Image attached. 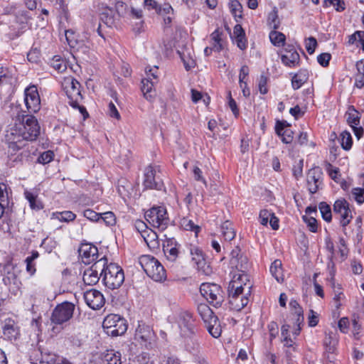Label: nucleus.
<instances>
[{
	"mask_svg": "<svg viewBox=\"0 0 364 364\" xmlns=\"http://www.w3.org/2000/svg\"><path fill=\"white\" fill-rule=\"evenodd\" d=\"M240 259L241 260V264H236L235 267L238 269V272L235 274L231 282H237L239 285L245 287V284H249V276L245 272V269L246 267L244 266L243 262L247 264L246 257H240Z\"/></svg>",
	"mask_w": 364,
	"mask_h": 364,
	"instance_id": "obj_25",
	"label": "nucleus"
},
{
	"mask_svg": "<svg viewBox=\"0 0 364 364\" xmlns=\"http://www.w3.org/2000/svg\"><path fill=\"white\" fill-rule=\"evenodd\" d=\"M289 306L293 311V314L296 316V323L301 324L304 321L303 310L296 300H291Z\"/></svg>",
	"mask_w": 364,
	"mask_h": 364,
	"instance_id": "obj_43",
	"label": "nucleus"
},
{
	"mask_svg": "<svg viewBox=\"0 0 364 364\" xmlns=\"http://www.w3.org/2000/svg\"><path fill=\"white\" fill-rule=\"evenodd\" d=\"M190 251L192 256V261L196 265L198 269L208 274V269L209 267L207 265V262L205 261V256L202 250L198 247L193 246L191 247Z\"/></svg>",
	"mask_w": 364,
	"mask_h": 364,
	"instance_id": "obj_24",
	"label": "nucleus"
},
{
	"mask_svg": "<svg viewBox=\"0 0 364 364\" xmlns=\"http://www.w3.org/2000/svg\"><path fill=\"white\" fill-rule=\"evenodd\" d=\"M352 195L359 205L364 203V189L355 188L352 190Z\"/></svg>",
	"mask_w": 364,
	"mask_h": 364,
	"instance_id": "obj_51",
	"label": "nucleus"
},
{
	"mask_svg": "<svg viewBox=\"0 0 364 364\" xmlns=\"http://www.w3.org/2000/svg\"><path fill=\"white\" fill-rule=\"evenodd\" d=\"M173 327H176L181 337L190 339L193 343L192 349L198 350L199 343L194 337L196 332V321L192 314L187 311H179L171 318Z\"/></svg>",
	"mask_w": 364,
	"mask_h": 364,
	"instance_id": "obj_2",
	"label": "nucleus"
},
{
	"mask_svg": "<svg viewBox=\"0 0 364 364\" xmlns=\"http://www.w3.org/2000/svg\"><path fill=\"white\" fill-rule=\"evenodd\" d=\"M145 218L151 225L161 231L167 228L169 223L166 210L164 207H154L149 209L145 213Z\"/></svg>",
	"mask_w": 364,
	"mask_h": 364,
	"instance_id": "obj_10",
	"label": "nucleus"
},
{
	"mask_svg": "<svg viewBox=\"0 0 364 364\" xmlns=\"http://www.w3.org/2000/svg\"><path fill=\"white\" fill-rule=\"evenodd\" d=\"M267 328H268V331L269 333L270 341H272L278 335V332H279L278 325L276 322L272 321L268 324Z\"/></svg>",
	"mask_w": 364,
	"mask_h": 364,
	"instance_id": "obj_56",
	"label": "nucleus"
},
{
	"mask_svg": "<svg viewBox=\"0 0 364 364\" xmlns=\"http://www.w3.org/2000/svg\"><path fill=\"white\" fill-rule=\"evenodd\" d=\"M331 58V56L329 53H324L320 54L317 57V60L321 65H322L323 67H326L328 65Z\"/></svg>",
	"mask_w": 364,
	"mask_h": 364,
	"instance_id": "obj_58",
	"label": "nucleus"
},
{
	"mask_svg": "<svg viewBox=\"0 0 364 364\" xmlns=\"http://www.w3.org/2000/svg\"><path fill=\"white\" fill-rule=\"evenodd\" d=\"M193 177L195 180L201 181L205 186H207V182L202 176V171L197 166L193 169Z\"/></svg>",
	"mask_w": 364,
	"mask_h": 364,
	"instance_id": "obj_63",
	"label": "nucleus"
},
{
	"mask_svg": "<svg viewBox=\"0 0 364 364\" xmlns=\"http://www.w3.org/2000/svg\"><path fill=\"white\" fill-rule=\"evenodd\" d=\"M338 140L342 149H343L344 150L348 151L351 149L353 144V139L349 132H342L340 134Z\"/></svg>",
	"mask_w": 364,
	"mask_h": 364,
	"instance_id": "obj_38",
	"label": "nucleus"
},
{
	"mask_svg": "<svg viewBox=\"0 0 364 364\" xmlns=\"http://www.w3.org/2000/svg\"><path fill=\"white\" fill-rule=\"evenodd\" d=\"M75 305L68 301L58 304L53 309L51 315V322L56 325H62L68 322L73 316Z\"/></svg>",
	"mask_w": 364,
	"mask_h": 364,
	"instance_id": "obj_11",
	"label": "nucleus"
},
{
	"mask_svg": "<svg viewBox=\"0 0 364 364\" xmlns=\"http://www.w3.org/2000/svg\"><path fill=\"white\" fill-rule=\"evenodd\" d=\"M267 81L268 78L264 75H261L259 79L258 87L259 91L262 95H265L268 92L267 88Z\"/></svg>",
	"mask_w": 364,
	"mask_h": 364,
	"instance_id": "obj_53",
	"label": "nucleus"
},
{
	"mask_svg": "<svg viewBox=\"0 0 364 364\" xmlns=\"http://www.w3.org/2000/svg\"><path fill=\"white\" fill-rule=\"evenodd\" d=\"M53 67L58 72H63L66 69L65 63L60 59L53 60Z\"/></svg>",
	"mask_w": 364,
	"mask_h": 364,
	"instance_id": "obj_64",
	"label": "nucleus"
},
{
	"mask_svg": "<svg viewBox=\"0 0 364 364\" xmlns=\"http://www.w3.org/2000/svg\"><path fill=\"white\" fill-rule=\"evenodd\" d=\"M321 175L322 173L318 167L309 171L306 181L308 190L311 193H315L318 191L319 186L321 184Z\"/></svg>",
	"mask_w": 364,
	"mask_h": 364,
	"instance_id": "obj_21",
	"label": "nucleus"
},
{
	"mask_svg": "<svg viewBox=\"0 0 364 364\" xmlns=\"http://www.w3.org/2000/svg\"><path fill=\"white\" fill-rule=\"evenodd\" d=\"M144 186L149 189H161L163 183L159 176H156V168L149 166L144 171Z\"/></svg>",
	"mask_w": 364,
	"mask_h": 364,
	"instance_id": "obj_16",
	"label": "nucleus"
},
{
	"mask_svg": "<svg viewBox=\"0 0 364 364\" xmlns=\"http://www.w3.org/2000/svg\"><path fill=\"white\" fill-rule=\"evenodd\" d=\"M180 247L173 238L166 240L163 246V251L167 260L173 262L177 259Z\"/></svg>",
	"mask_w": 364,
	"mask_h": 364,
	"instance_id": "obj_23",
	"label": "nucleus"
},
{
	"mask_svg": "<svg viewBox=\"0 0 364 364\" xmlns=\"http://www.w3.org/2000/svg\"><path fill=\"white\" fill-rule=\"evenodd\" d=\"M145 73V78L151 80L154 83H158L159 80V72L157 66L149 68V69L146 68Z\"/></svg>",
	"mask_w": 364,
	"mask_h": 364,
	"instance_id": "obj_44",
	"label": "nucleus"
},
{
	"mask_svg": "<svg viewBox=\"0 0 364 364\" xmlns=\"http://www.w3.org/2000/svg\"><path fill=\"white\" fill-rule=\"evenodd\" d=\"M63 86L69 99L68 104L74 109H77L83 118L86 119L89 114L86 108L80 105L82 97L79 82L72 77H68L64 79Z\"/></svg>",
	"mask_w": 364,
	"mask_h": 364,
	"instance_id": "obj_3",
	"label": "nucleus"
},
{
	"mask_svg": "<svg viewBox=\"0 0 364 364\" xmlns=\"http://www.w3.org/2000/svg\"><path fill=\"white\" fill-rule=\"evenodd\" d=\"M76 215L72 211L65 210L62 212H54L52 213L51 219L58 220L60 222L68 223L73 221Z\"/></svg>",
	"mask_w": 364,
	"mask_h": 364,
	"instance_id": "obj_34",
	"label": "nucleus"
},
{
	"mask_svg": "<svg viewBox=\"0 0 364 364\" xmlns=\"http://www.w3.org/2000/svg\"><path fill=\"white\" fill-rule=\"evenodd\" d=\"M338 326L339 330L342 333H346L348 332V328H349L348 318L346 317L341 318L338 321Z\"/></svg>",
	"mask_w": 364,
	"mask_h": 364,
	"instance_id": "obj_60",
	"label": "nucleus"
},
{
	"mask_svg": "<svg viewBox=\"0 0 364 364\" xmlns=\"http://www.w3.org/2000/svg\"><path fill=\"white\" fill-rule=\"evenodd\" d=\"M198 313L209 333L214 338H218L221 335L222 330L218 319L212 309L206 304H200L198 306Z\"/></svg>",
	"mask_w": 364,
	"mask_h": 364,
	"instance_id": "obj_7",
	"label": "nucleus"
},
{
	"mask_svg": "<svg viewBox=\"0 0 364 364\" xmlns=\"http://www.w3.org/2000/svg\"><path fill=\"white\" fill-rule=\"evenodd\" d=\"M223 36V31L220 29H215L210 34V45L213 46V48L215 52H220L224 48V41L222 38Z\"/></svg>",
	"mask_w": 364,
	"mask_h": 364,
	"instance_id": "obj_27",
	"label": "nucleus"
},
{
	"mask_svg": "<svg viewBox=\"0 0 364 364\" xmlns=\"http://www.w3.org/2000/svg\"><path fill=\"white\" fill-rule=\"evenodd\" d=\"M101 21L108 27H112L115 25L117 18L114 14L113 10L109 7H106L101 14Z\"/></svg>",
	"mask_w": 364,
	"mask_h": 364,
	"instance_id": "obj_33",
	"label": "nucleus"
},
{
	"mask_svg": "<svg viewBox=\"0 0 364 364\" xmlns=\"http://www.w3.org/2000/svg\"><path fill=\"white\" fill-rule=\"evenodd\" d=\"M233 41L237 44V47L241 50L247 48V39L245 36L232 38Z\"/></svg>",
	"mask_w": 364,
	"mask_h": 364,
	"instance_id": "obj_62",
	"label": "nucleus"
},
{
	"mask_svg": "<svg viewBox=\"0 0 364 364\" xmlns=\"http://www.w3.org/2000/svg\"><path fill=\"white\" fill-rule=\"evenodd\" d=\"M24 196L31 209L40 210L43 208V203L38 199V191L36 189L24 191Z\"/></svg>",
	"mask_w": 364,
	"mask_h": 364,
	"instance_id": "obj_26",
	"label": "nucleus"
},
{
	"mask_svg": "<svg viewBox=\"0 0 364 364\" xmlns=\"http://www.w3.org/2000/svg\"><path fill=\"white\" fill-rule=\"evenodd\" d=\"M333 213L340 220L342 227L348 225L352 218V213L349 208V203L343 198L338 199L333 205Z\"/></svg>",
	"mask_w": 364,
	"mask_h": 364,
	"instance_id": "obj_14",
	"label": "nucleus"
},
{
	"mask_svg": "<svg viewBox=\"0 0 364 364\" xmlns=\"http://www.w3.org/2000/svg\"><path fill=\"white\" fill-rule=\"evenodd\" d=\"M338 342V338L336 333L333 332L326 333L323 340V344L325 346L326 350H335Z\"/></svg>",
	"mask_w": 364,
	"mask_h": 364,
	"instance_id": "obj_36",
	"label": "nucleus"
},
{
	"mask_svg": "<svg viewBox=\"0 0 364 364\" xmlns=\"http://www.w3.org/2000/svg\"><path fill=\"white\" fill-rule=\"evenodd\" d=\"M181 227L184 229L185 230H189L192 231L195 233V235L197 236L198 232L200 230V228L199 225L195 224V223L188 218H183L181 220L180 222Z\"/></svg>",
	"mask_w": 364,
	"mask_h": 364,
	"instance_id": "obj_41",
	"label": "nucleus"
},
{
	"mask_svg": "<svg viewBox=\"0 0 364 364\" xmlns=\"http://www.w3.org/2000/svg\"><path fill=\"white\" fill-rule=\"evenodd\" d=\"M107 264L106 257H102L97 260L90 268L85 270L83 273V282L87 285H94L97 284L100 277H102L105 266Z\"/></svg>",
	"mask_w": 364,
	"mask_h": 364,
	"instance_id": "obj_12",
	"label": "nucleus"
},
{
	"mask_svg": "<svg viewBox=\"0 0 364 364\" xmlns=\"http://www.w3.org/2000/svg\"><path fill=\"white\" fill-rule=\"evenodd\" d=\"M115 10L119 16H128L129 9L123 1H117L115 3Z\"/></svg>",
	"mask_w": 364,
	"mask_h": 364,
	"instance_id": "obj_46",
	"label": "nucleus"
},
{
	"mask_svg": "<svg viewBox=\"0 0 364 364\" xmlns=\"http://www.w3.org/2000/svg\"><path fill=\"white\" fill-rule=\"evenodd\" d=\"M346 296L341 291V287L338 285L333 287V304L336 309H338L344 303Z\"/></svg>",
	"mask_w": 364,
	"mask_h": 364,
	"instance_id": "obj_40",
	"label": "nucleus"
},
{
	"mask_svg": "<svg viewBox=\"0 0 364 364\" xmlns=\"http://www.w3.org/2000/svg\"><path fill=\"white\" fill-rule=\"evenodd\" d=\"M3 337L5 340L11 342L20 337V328L18 323L11 318H6L1 326Z\"/></svg>",
	"mask_w": 364,
	"mask_h": 364,
	"instance_id": "obj_15",
	"label": "nucleus"
},
{
	"mask_svg": "<svg viewBox=\"0 0 364 364\" xmlns=\"http://www.w3.org/2000/svg\"><path fill=\"white\" fill-rule=\"evenodd\" d=\"M302 219L311 232H316L317 231V221L314 216L304 215L302 216Z\"/></svg>",
	"mask_w": 364,
	"mask_h": 364,
	"instance_id": "obj_48",
	"label": "nucleus"
},
{
	"mask_svg": "<svg viewBox=\"0 0 364 364\" xmlns=\"http://www.w3.org/2000/svg\"><path fill=\"white\" fill-rule=\"evenodd\" d=\"M1 272L4 274L3 280L6 284H10L12 281L16 279V274L13 264H6L3 267Z\"/></svg>",
	"mask_w": 364,
	"mask_h": 364,
	"instance_id": "obj_35",
	"label": "nucleus"
},
{
	"mask_svg": "<svg viewBox=\"0 0 364 364\" xmlns=\"http://www.w3.org/2000/svg\"><path fill=\"white\" fill-rule=\"evenodd\" d=\"M40 134V126L33 115H26L22 120L16 119L6 130V140L9 148L14 150L21 149L23 141H35Z\"/></svg>",
	"mask_w": 364,
	"mask_h": 364,
	"instance_id": "obj_1",
	"label": "nucleus"
},
{
	"mask_svg": "<svg viewBox=\"0 0 364 364\" xmlns=\"http://www.w3.org/2000/svg\"><path fill=\"white\" fill-rule=\"evenodd\" d=\"M54 156V154L51 151H44L41 154L38 159V161L40 164H46L50 162Z\"/></svg>",
	"mask_w": 364,
	"mask_h": 364,
	"instance_id": "obj_52",
	"label": "nucleus"
},
{
	"mask_svg": "<svg viewBox=\"0 0 364 364\" xmlns=\"http://www.w3.org/2000/svg\"><path fill=\"white\" fill-rule=\"evenodd\" d=\"M267 21L269 26L273 28L274 30L279 28V21L278 19V14L276 10H273L269 14Z\"/></svg>",
	"mask_w": 364,
	"mask_h": 364,
	"instance_id": "obj_50",
	"label": "nucleus"
},
{
	"mask_svg": "<svg viewBox=\"0 0 364 364\" xmlns=\"http://www.w3.org/2000/svg\"><path fill=\"white\" fill-rule=\"evenodd\" d=\"M154 332L151 328L143 323L142 321L139 322L138 326L135 331L134 338L141 344H144L146 346L147 343H150V341L154 338Z\"/></svg>",
	"mask_w": 364,
	"mask_h": 364,
	"instance_id": "obj_20",
	"label": "nucleus"
},
{
	"mask_svg": "<svg viewBox=\"0 0 364 364\" xmlns=\"http://www.w3.org/2000/svg\"><path fill=\"white\" fill-rule=\"evenodd\" d=\"M83 216L90 221H98L100 219V214L91 209H86L83 211Z\"/></svg>",
	"mask_w": 364,
	"mask_h": 364,
	"instance_id": "obj_57",
	"label": "nucleus"
},
{
	"mask_svg": "<svg viewBox=\"0 0 364 364\" xmlns=\"http://www.w3.org/2000/svg\"><path fill=\"white\" fill-rule=\"evenodd\" d=\"M347 122L351 127L358 126L360 124V114L354 108L353 106H350L346 112Z\"/></svg>",
	"mask_w": 364,
	"mask_h": 364,
	"instance_id": "obj_39",
	"label": "nucleus"
},
{
	"mask_svg": "<svg viewBox=\"0 0 364 364\" xmlns=\"http://www.w3.org/2000/svg\"><path fill=\"white\" fill-rule=\"evenodd\" d=\"M319 210L323 219L326 222H331L332 219V213L331 207L325 202L319 204Z\"/></svg>",
	"mask_w": 364,
	"mask_h": 364,
	"instance_id": "obj_45",
	"label": "nucleus"
},
{
	"mask_svg": "<svg viewBox=\"0 0 364 364\" xmlns=\"http://www.w3.org/2000/svg\"><path fill=\"white\" fill-rule=\"evenodd\" d=\"M141 237L150 249H156L159 247V242L158 240V235L156 232L151 229L146 230Z\"/></svg>",
	"mask_w": 364,
	"mask_h": 364,
	"instance_id": "obj_30",
	"label": "nucleus"
},
{
	"mask_svg": "<svg viewBox=\"0 0 364 364\" xmlns=\"http://www.w3.org/2000/svg\"><path fill=\"white\" fill-rule=\"evenodd\" d=\"M270 216H272V212L266 209L262 210L259 215L260 223L262 225H267L268 224Z\"/></svg>",
	"mask_w": 364,
	"mask_h": 364,
	"instance_id": "obj_55",
	"label": "nucleus"
},
{
	"mask_svg": "<svg viewBox=\"0 0 364 364\" xmlns=\"http://www.w3.org/2000/svg\"><path fill=\"white\" fill-rule=\"evenodd\" d=\"M252 284H245V287L239 285L237 282H230L228 286V294L230 304L236 310H241L249 302Z\"/></svg>",
	"mask_w": 364,
	"mask_h": 364,
	"instance_id": "obj_4",
	"label": "nucleus"
},
{
	"mask_svg": "<svg viewBox=\"0 0 364 364\" xmlns=\"http://www.w3.org/2000/svg\"><path fill=\"white\" fill-rule=\"evenodd\" d=\"M79 255L82 262L85 264H89L97 260L98 249L90 243H83L79 248Z\"/></svg>",
	"mask_w": 364,
	"mask_h": 364,
	"instance_id": "obj_17",
	"label": "nucleus"
},
{
	"mask_svg": "<svg viewBox=\"0 0 364 364\" xmlns=\"http://www.w3.org/2000/svg\"><path fill=\"white\" fill-rule=\"evenodd\" d=\"M103 362L107 364H122L121 353L114 350H107L103 356Z\"/></svg>",
	"mask_w": 364,
	"mask_h": 364,
	"instance_id": "obj_37",
	"label": "nucleus"
},
{
	"mask_svg": "<svg viewBox=\"0 0 364 364\" xmlns=\"http://www.w3.org/2000/svg\"><path fill=\"white\" fill-rule=\"evenodd\" d=\"M281 60L286 66L294 68L299 65L300 57L293 46L287 45L282 54Z\"/></svg>",
	"mask_w": 364,
	"mask_h": 364,
	"instance_id": "obj_19",
	"label": "nucleus"
},
{
	"mask_svg": "<svg viewBox=\"0 0 364 364\" xmlns=\"http://www.w3.org/2000/svg\"><path fill=\"white\" fill-rule=\"evenodd\" d=\"M124 281L123 269L115 263H109L105 266L102 274L104 284L110 289H118Z\"/></svg>",
	"mask_w": 364,
	"mask_h": 364,
	"instance_id": "obj_6",
	"label": "nucleus"
},
{
	"mask_svg": "<svg viewBox=\"0 0 364 364\" xmlns=\"http://www.w3.org/2000/svg\"><path fill=\"white\" fill-rule=\"evenodd\" d=\"M24 103L30 113H36L41 109V98L34 85H31L24 90Z\"/></svg>",
	"mask_w": 364,
	"mask_h": 364,
	"instance_id": "obj_13",
	"label": "nucleus"
},
{
	"mask_svg": "<svg viewBox=\"0 0 364 364\" xmlns=\"http://www.w3.org/2000/svg\"><path fill=\"white\" fill-rule=\"evenodd\" d=\"M282 343L284 347L286 348L285 352L287 353V355L289 357L291 355V353L294 352L296 350L295 343L289 337H285L284 338H283Z\"/></svg>",
	"mask_w": 364,
	"mask_h": 364,
	"instance_id": "obj_47",
	"label": "nucleus"
},
{
	"mask_svg": "<svg viewBox=\"0 0 364 364\" xmlns=\"http://www.w3.org/2000/svg\"><path fill=\"white\" fill-rule=\"evenodd\" d=\"M309 73L306 70H301L294 74L291 78V86L294 90H298L308 80Z\"/></svg>",
	"mask_w": 364,
	"mask_h": 364,
	"instance_id": "obj_29",
	"label": "nucleus"
},
{
	"mask_svg": "<svg viewBox=\"0 0 364 364\" xmlns=\"http://www.w3.org/2000/svg\"><path fill=\"white\" fill-rule=\"evenodd\" d=\"M230 9L232 13L235 16H241L242 6L237 0H233L230 3Z\"/></svg>",
	"mask_w": 364,
	"mask_h": 364,
	"instance_id": "obj_59",
	"label": "nucleus"
},
{
	"mask_svg": "<svg viewBox=\"0 0 364 364\" xmlns=\"http://www.w3.org/2000/svg\"><path fill=\"white\" fill-rule=\"evenodd\" d=\"M317 45L316 40L314 37H310L307 40L306 48L309 54L314 53Z\"/></svg>",
	"mask_w": 364,
	"mask_h": 364,
	"instance_id": "obj_61",
	"label": "nucleus"
},
{
	"mask_svg": "<svg viewBox=\"0 0 364 364\" xmlns=\"http://www.w3.org/2000/svg\"><path fill=\"white\" fill-rule=\"evenodd\" d=\"M221 234L226 241H231L235 237L236 231L230 221L226 220L222 224Z\"/></svg>",
	"mask_w": 364,
	"mask_h": 364,
	"instance_id": "obj_31",
	"label": "nucleus"
},
{
	"mask_svg": "<svg viewBox=\"0 0 364 364\" xmlns=\"http://www.w3.org/2000/svg\"><path fill=\"white\" fill-rule=\"evenodd\" d=\"M201 295L213 306H220L224 301L221 287L214 283H203L200 287Z\"/></svg>",
	"mask_w": 364,
	"mask_h": 364,
	"instance_id": "obj_9",
	"label": "nucleus"
},
{
	"mask_svg": "<svg viewBox=\"0 0 364 364\" xmlns=\"http://www.w3.org/2000/svg\"><path fill=\"white\" fill-rule=\"evenodd\" d=\"M157 83H154L151 80L144 78L141 80V91L145 98L151 101L156 96L155 85Z\"/></svg>",
	"mask_w": 364,
	"mask_h": 364,
	"instance_id": "obj_28",
	"label": "nucleus"
},
{
	"mask_svg": "<svg viewBox=\"0 0 364 364\" xmlns=\"http://www.w3.org/2000/svg\"><path fill=\"white\" fill-rule=\"evenodd\" d=\"M84 299L87 306L95 310L100 309L105 304L102 294L96 289H90L85 292Z\"/></svg>",
	"mask_w": 364,
	"mask_h": 364,
	"instance_id": "obj_18",
	"label": "nucleus"
},
{
	"mask_svg": "<svg viewBox=\"0 0 364 364\" xmlns=\"http://www.w3.org/2000/svg\"><path fill=\"white\" fill-rule=\"evenodd\" d=\"M282 265V264L281 260L276 259L272 263L269 269L271 274L278 282H282L284 281V274Z\"/></svg>",
	"mask_w": 364,
	"mask_h": 364,
	"instance_id": "obj_32",
	"label": "nucleus"
},
{
	"mask_svg": "<svg viewBox=\"0 0 364 364\" xmlns=\"http://www.w3.org/2000/svg\"><path fill=\"white\" fill-rule=\"evenodd\" d=\"M139 263L146 274L156 282H163L166 279V272L164 266L154 257L149 255H141Z\"/></svg>",
	"mask_w": 364,
	"mask_h": 364,
	"instance_id": "obj_5",
	"label": "nucleus"
},
{
	"mask_svg": "<svg viewBox=\"0 0 364 364\" xmlns=\"http://www.w3.org/2000/svg\"><path fill=\"white\" fill-rule=\"evenodd\" d=\"M269 39L271 43L277 47L283 46L286 40L285 35L277 31H272L269 33Z\"/></svg>",
	"mask_w": 364,
	"mask_h": 364,
	"instance_id": "obj_42",
	"label": "nucleus"
},
{
	"mask_svg": "<svg viewBox=\"0 0 364 364\" xmlns=\"http://www.w3.org/2000/svg\"><path fill=\"white\" fill-rule=\"evenodd\" d=\"M249 74V68L247 65H243L240 68V75H239V82L240 87H242V85H245V87H247V82L245 81L246 77Z\"/></svg>",
	"mask_w": 364,
	"mask_h": 364,
	"instance_id": "obj_54",
	"label": "nucleus"
},
{
	"mask_svg": "<svg viewBox=\"0 0 364 364\" xmlns=\"http://www.w3.org/2000/svg\"><path fill=\"white\" fill-rule=\"evenodd\" d=\"M102 327L108 336H118L127 331V323L124 318L118 314H111L104 318Z\"/></svg>",
	"mask_w": 364,
	"mask_h": 364,
	"instance_id": "obj_8",
	"label": "nucleus"
},
{
	"mask_svg": "<svg viewBox=\"0 0 364 364\" xmlns=\"http://www.w3.org/2000/svg\"><path fill=\"white\" fill-rule=\"evenodd\" d=\"M100 219L108 226H112L116 223V217L110 211L100 214Z\"/></svg>",
	"mask_w": 364,
	"mask_h": 364,
	"instance_id": "obj_49",
	"label": "nucleus"
},
{
	"mask_svg": "<svg viewBox=\"0 0 364 364\" xmlns=\"http://www.w3.org/2000/svg\"><path fill=\"white\" fill-rule=\"evenodd\" d=\"M276 134L282 138L284 144H290L294 139V132L286 121H277L275 125Z\"/></svg>",
	"mask_w": 364,
	"mask_h": 364,
	"instance_id": "obj_22",
	"label": "nucleus"
}]
</instances>
